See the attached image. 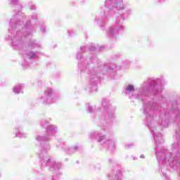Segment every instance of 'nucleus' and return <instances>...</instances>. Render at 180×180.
Wrapping results in <instances>:
<instances>
[{"label": "nucleus", "mask_w": 180, "mask_h": 180, "mask_svg": "<svg viewBox=\"0 0 180 180\" xmlns=\"http://www.w3.org/2000/svg\"><path fill=\"white\" fill-rule=\"evenodd\" d=\"M127 91H129V92L131 91H134V86H133L132 85L127 86Z\"/></svg>", "instance_id": "nucleus-1"}]
</instances>
